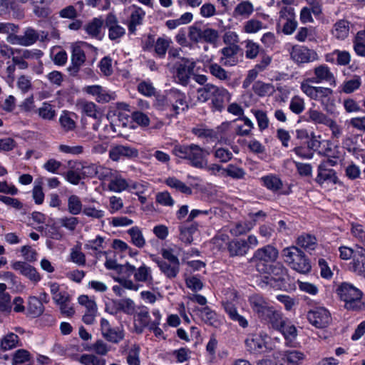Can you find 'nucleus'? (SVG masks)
Masks as SVG:
<instances>
[{
  "instance_id": "13",
  "label": "nucleus",
  "mask_w": 365,
  "mask_h": 365,
  "mask_svg": "<svg viewBox=\"0 0 365 365\" xmlns=\"http://www.w3.org/2000/svg\"><path fill=\"white\" fill-rule=\"evenodd\" d=\"M11 266L13 269L19 272L35 284L41 279V277L36 269L27 262L16 261L13 262Z\"/></svg>"
},
{
  "instance_id": "50",
  "label": "nucleus",
  "mask_w": 365,
  "mask_h": 365,
  "mask_svg": "<svg viewBox=\"0 0 365 365\" xmlns=\"http://www.w3.org/2000/svg\"><path fill=\"white\" fill-rule=\"evenodd\" d=\"M134 277L138 282H151L153 281L151 270L150 267L145 264L140 266L138 269H136Z\"/></svg>"
},
{
  "instance_id": "49",
  "label": "nucleus",
  "mask_w": 365,
  "mask_h": 365,
  "mask_svg": "<svg viewBox=\"0 0 365 365\" xmlns=\"http://www.w3.org/2000/svg\"><path fill=\"white\" fill-rule=\"evenodd\" d=\"M22 40L24 46H29L34 44L39 39V34L31 27H28L24 32Z\"/></svg>"
},
{
  "instance_id": "57",
  "label": "nucleus",
  "mask_w": 365,
  "mask_h": 365,
  "mask_svg": "<svg viewBox=\"0 0 365 365\" xmlns=\"http://www.w3.org/2000/svg\"><path fill=\"white\" fill-rule=\"evenodd\" d=\"M297 243L305 250H314L317 245V239L311 235H301L298 237Z\"/></svg>"
},
{
  "instance_id": "20",
  "label": "nucleus",
  "mask_w": 365,
  "mask_h": 365,
  "mask_svg": "<svg viewBox=\"0 0 365 365\" xmlns=\"http://www.w3.org/2000/svg\"><path fill=\"white\" fill-rule=\"evenodd\" d=\"M247 350L254 354H261L267 351L265 339L261 334H254L245 340Z\"/></svg>"
},
{
  "instance_id": "8",
  "label": "nucleus",
  "mask_w": 365,
  "mask_h": 365,
  "mask_svg": "<svg viewBox=\"0 0 365 365\" xmlns=\"http://www.w3.org/2000/svg\"><path fill=\"white\" fill-rule=\"evenodd\" d=\"M287 270L283 267L275 265L271 267V272L264 276L262 282L274 288H279L286 282Z\"/></svg>"
},
{
  "instance_id": "21",
  "label": "nucleus",
  "mask_w": 365,
  "mask_h": 365,
  "mask_svg": "<svg viewBox=\"0 0 365 365\" xmlns=\"http://www.w3.org/2000/svg\"><path fill=\"white\" fill-rule=\"evenodd\" d=\"M351 265V269L353 272L359 275L365 277V250L363 247H356Z\"/></svg>"
},
{
  "instance_id": "4",
  "label": "nucleus",
  "mask_w": 365,
  "mask_h": 365,
  "mask_svg": "<svg viewBox=\"0 0 365 365\" xmlns=\"http://www.w3.org/2000/svg\"><path fill=\"white\" fill-rule=\"evenodd\" d=\"M340 299L345 302V308L350 310H359L361 307L362 292L351 284L342 282L336 289Z\"/></svg>"
},
{
  "instance_id": "9",
  "label": "nucleus",
  "mask_w": 365,
  "mask_h": 365,
  "mask_svg": "<svg viewBox=\"0 0 365 365\" xmlns=\"http://www.w3.org/2000/svg\"><path fill=\"white\" fill-rule=\"evenodd\" d=\"M101 172L100 173L99 178L101 177L105 180H108L109 184L108 187L110 190L114 192H121L125 190L128 185L126 180L117 175L113 173L111 170L108 168H101Z\"/></svg>"
},
{
  "instance_id": "18",
  "label": "nucleus",
  "mask_w": 365,
  "mask_h": 365,
  "mask_svg": "<svg viewBox=\"0 0 365 365\" xmlns=\"http://www.w3.org/2000/svg\"><path fill=\"white\" fill-rule=\"evenodd\" d=\"M314 71L315 77L307 79V82L319 83L325 81L329 82L331 86L336 85L334 76L327 65H320L316 67Z\"/></svg>"
},
{
  "instance_id": "5",
  "label": "nucleus",
  "mask_w": 365,
  "mask_h": 365,
  "mask_svg": "<svg viewBox=\"0 0 365 365\" xmlns=\"http://www.w3.org/2000/svg\"><path fill=\"white\" fill-rule=\"evenodd\" d=\"M159 102L163 103L162 109L171 112L172 116H177L180 110L188 108L185 94L178 89H171Z\"/></svg>"
},
{
  "instance_id": "1",
  "label": "nucleus",
  "mask_w": 365,
  "mask_h": 365,
  "mask_svg": "<svg viewBox=\"0 0 365 365\" xmlns=\"http://www.w3.org/2000/svg\"><path fill=\"white\" fill-rule=\"evenodd\" d=\"M172 152L175 156L189 160L192 167L203 168L207 165L206 156L209 155V152L197 145L177 144L173 147Z\"/></svg>"
},
{
  "instance_id": "2",
  "label": "nucleus",
  "mask_w": 365,
  "mask_h": 365,
  "mask_svg": "<svg viewBox=\"0 0 365 365\" xmlns=\"http://www.w3.org/2000/svg\"><path fill=\"white\" fill-rule=\"evenodd\" d=\"M88 51H91L96 54L97 48L86 42H80L72 45L71 65L67 68L71 76H78L81 67L86 63V53Z\"/></svg>"
},
{
  "instance_id": "17",
  "label": "nucleus",
  "mask_w": 365,
  "mask_h": 365,
  "mask_svg": "<svg viewBox=\"0 0 365 365\" xmlns=\"http://www.w3.org/2000/svg\"><path fill=\"white\" fill-rule=\"evenodd\" d=\"M259 319L267 323L271 324L272 327L275 329H284L285 322L282 318V314L275 310L272 306L264 312Z\"/></svg>"
},
{
  "instance_id": "43",
  "label": "nucleus",
  "mask_w": 365,
  "mask_h": 365,
  "mask_svg": "<svg viewBox=\"0 0 365 365\" xmlns=\"http://www.w3.org/2000/svg\"><path fill=\"white\" fill-rule=\"evenodd\" d=\"M197 312L205 323L213 326L217 322V314L209 307L197 309Z\"/></svg>"
},
{
  "instance_id": "11",
  "label": "nucleus",
  "mask_w": 365,
  "mask_h": 365,
  "mask_svg": "<svg viewBox=\"0 0 365 365\" xmlns=\"http://www.w3.org/2000/svg\"><path fill=\"white\" fill-rule=\"evenodd\" d=\"M307 319L317 328H324L328 326L331 322L330 314L327 309L323 307L316 308L307 313Z\"/></svg>"
},
{
  "instance_id": "55",
  "label": "nucleus",
  "mask_w": 365,
  "mask_h": 365,
  "mask_svg": "<svg viewBox=\"0 0 365 365\" xmlns=\"http://www.w3.org/2000/svg\"><path fill=\"white\" fill-rule=\"evenodd\" d=\"M76 170L81 172L83 178H93L97 175L100 171L98 167L96 164H81V167H76Z\"/></svg>"
},
{
  "instance_id": "53",
  "label": "nucleus",
  "mask_w": 365,
  "mask_h": 365,
  "mask_svg": "<svg viewBox=\"0 0 365 365\" xmlns=\"http://www.w3.org/2000/svg\"><path fill=\"white\" fill-rule=\"evenodd\" d=\"M220 38L217 30L212 28L202 29V41L211 45H216Z\"/></svg>"
},
{
  "instance_id": "40",
  "label": "nucleus",
  "mask_w": 365,
  "mask_h": 365,
  "mask_svg": "<svg viewBox=\"0 0 365 365\" xmlns=\"http://www.w3.org/2000/svg\"><path fill=\"white\" fill-rule=\"evenodd\" d=\"M349 23L345 20L337 21L332 30V34L338 39H344L349 35Z\"/></svg>"
},
{
  "instance_id": "25",
  "label": "nucleus",
  "mask_w": 365,
  "mask_h": 365,
  "mask_svg": "<svg viewBox=\"0 0 365 365\" xmlns=\"http://www.w3.org/2000/svg\"><path fill=\"white\" fill-rule=\"evenodd\" d=\"M83 6L84 4L82 1L76 2L74 5H68L59 11V16L63 19L75 20L79 13L82 11Z\"/></svg>"
},
{
  "instance_id": "27",
  "label": "nucleus",
  "mask_w": 365,
  "mask_h": 365,
  "mask_svg": "<svg viewBox=\"0 0 365 365\" xmlns=\"http://www.w3.org/2000/svg\"><path fill=\"white\" fill-rule=\"evenodd\" d=\"M113 303L115 309V314L122 312L126 314L133 315L136 311L134 302L129 298L113 300Z\"/></svg>"
},
{
  "instance_id": "48",
  "label": "nucleus",
  "mask_w": 365,
  "mask_h": 365,
  "mask_svg": "<svg viewBox=\"0 0 365 365\" xmlns=\"http://www.w3.org/2000/svg\"><path fill=\"white\" fill-rule=\"evenodd\" d=\"M304 358V354L297 350H289L284 353V359L290 365H298Z\"/></svg>"
},
{
  "instance_id": "12",
  "label": "nucleus",
  "mask_w": 365,
  "mask_h": 365,
  "mask_svg": "<svg viewBox=\"0 0 365 365\" xmlns=\"http://www.w3.org/2000/svg\"><path fill=\"white\" fill-rule=\"evenodd\" d=\"M138 156V149L123 145L112 146L109 150V158L113 161H119L122 158H135Z\"/></svg>"
},
{
  "instance_id": "16",
  "label": "nucleus",
  "mask_w": 365,
  "mask_h": 365,
  "mask_svg": "<svg viewBox=\"0 0 365 365\" xmlns=\"http://www.w3.org/2000/svg\"><path fill=\"white\" fill-rule=\"evenodd\" d=\"M259 319L267 323L271 324L272 327L275 329H284L285 322L282 318V314L275 310L272 306L264 312Z\"/></svg>"
},
{
  "instance_id": "3",
  "label": "nucleus",
  "mask_w": 365,
  "mask_h": 365,
  "mask_svg": "<svg viewBox=\"0 0 365 365\" xmlns=\"http://www.w3.org/2000/svg\"><path fill=\"white\" fill-rule=\"evenodd\" d=\"M282 257L293 269L300 273H307L311 270V264L305 258L304 252L297 247L292 246L282 250Z\"/></svg>"
},
{
  "instance_id": "19",
  "label": "nucleus",
  "mask_w": 365,
  "mask_h": 365,
  "mask_svg": "<svg viewBox=\"0 0 365 365\" xmlns=\"http://www.w3.org/2000/svg\"><path fill=\"white\" fill-rule=\"evenodd\" d=\"M105 24L108 29V37L110 40L118 39L125 33V29L118 24L116 16L113 14L107 15Z\"/></svg>"
},
{
  "instance_id": "62",
  "label": "nucleus",
  "mask_w": 365,
  "mask_h": 365,
  "mask_svg": "<svg viewBox=\"0 0 365 365\" xmlns=\"http://www.w3.org/2000/svg\"><path fill=\"white\" fill-rule=\"evenodd\" d=\"M305 108L304 99L298 96H294L292 98L289 103V109L295 114L302 113Z\"/></svg>"
},
{
  "instance_id": "36",
  "label": "nucleus",
  "mask_w": 365,
  "mask_h": 365,
  "mask_svg": "<svg viewBox=\"0 0 365 365\" xmlns=\"http://www.w3.org/2000/svg\"><path fill=\"white\" fill-rule=\"evenodd\" d=\"M307 115H308L309 120L314 122V123L324 124L327 125H331L334 124V121L328 118L324 113L317 110L309 109Z\"/></svg>"
},
{
  "instance_id": "46",
  "label": "nucleus",
  "mask_w": 365,
  "mask_h": 365,
  "mask_svg": "<svg viewBox=\"0 0 365 365\" xmlns=\"http://www.w3.org/2000/svg\"><path fill=\"white\" fill-rule=\"evenodd\" d=\"M128 235L131 238L132 243L139 247L142 248L145 244V240L143 237V233L138 227H133L128 231Z\"/></svg>"
},
{
  "instance_id": "15",
  "label": "nucleus",
  "mask_w": 365,
  "mask_h": 365,
  "mask_svg": "<svg viewBox=\"0 0 365 365\" xmlns=\"http://www.w3.org/2000/svg\"><path fill=\"white\" fill-rule=\"evenodd\" d=\"M135 329L137 333L141 334L145 327H149L152 323L149 310L145 307H139L134 314Z\"/></svg>"
},
{
  "instance_id": "29",
  "label": "nucleus",
  "mask_w": 365,
  "mask_h": 365,
  "mask_svg": "<svg viewBox=\"0 0 365 365\" xmlns=\"http://www.w3.org/2000/svg\"><path fill=\"white\" fill-rule=\"evenodd\" d=\"M240 51V47L238 45H227V46L223 48L221 50V53L222 54V57L220 58V62L225 66L230 65L232 66L236 63V61L234 59H231L233 56H235Z\"/></svg>"
},
{
  "instance_id": "10",
  "label": "nucleus",
  "mask_w": 365,
  "mask_h": 365,
  "mask_svg": "<svg viewBox=\"0 0 365 365\" xmlns=\"http://www.w3.org/2000/svg\"><path fill=\"white\" fill-rule=\"evenodd\" d=\"M290 56L297 64L312 62L318 58L317 53L314 50L299 46L292 47Z\"/></svg>"
},
{
  "instance_id": "26",
  "label": "nucleus",
  "mask_w": 365,
  "mask_h": 365,
  "mask_svg": "<svg viewBox=\"0 0 365 365\" xmlns=\"http://www.w3.org/2000/svg\"><path fill=\"white\" fill-rule=\"evenodd\" d=\"M316 180L320 184H322L325 181L336 183L337 177L336 176V173L334 170L327 168L325 163H320L318 167V175Z\"/></svg>"
},
{
  "instance_id": "61",
  "label": "nucleus",
  "mask_w": 365,
  "mask_h": 365,
  "mask_svg": "<svg viewBox=\"0 0 365 365\" xmlns=\"http://www.w3.org/2000/svg\"><path fill=\"white\" fill-rule=\"evenodd\" d=\"M78 361L83 365H106L105 359L98 358L93 354H84L81 356Z\"/></svg>"
},
{
  "instance_id": "58",
  "label": "nucleus",
  "mask_w": 365,
  "mask_h": 365,
  "mask_svg": "<svg viewBox=\"0 0 365 365\" xmlns=\"http://www.w3.org/2000/svg\"><path fill=\"white\" fill-rule=\"evenodd\" d=\"M38 115L43 120H51L56 115V110L53 106L48 103H43L42 106L38 109Z\"/></svg>"
},
{
  "instance_id": "22",
  "label": "nucleus",
  "mask_w": 365,
  "mask_h": 365,
  "mask_svg": "<svg viewBox=\"0 0 365 365\" xmlns=\"http://www.w3.org/2000/svg\"><path fill=\"white\" fill-rule=\"evenodd\" d=\"M227 250L230 257L244 256L249 250V245L245 240L234 239L228 242Z\"/></svg>"
},
{
  "instance_id": "37",
  "label": "nucleus",
  "mask_w": 365,
  "mask_h": 365,
  "mask_svg": "<svg viewBox=\"0 0 365 365\" xmlns=\"http://www.w3.org/2000/svg\"><path fill=\"white\" fill-rule=\"evenodd\" d=\"M254 11L253 4L249 1H242L234 9V16L248 18Z\"/></svg>"
},
{
  "instance_id": "56",
  "label": "nucleus",
  "mask_w": 365,
  "mask_h": 365,
  "mask_svg": "<svg viewBox=\"0 0 365 365\" xmlns=\"http://www.w3.org/2000/svg\"><path fill=\"white\" fill-rule=\"evenodd\" d=\"M169 38L159 37L155 43V52L160 58H164L170 46Z\"/></svg>"
},
{
  "instance_id": "38",
  "label": "nucleus",
  "mask_w": 365,
  "mask_h": 365,
  "mask_svg": "<svg viewBox=\"0 0 365 365\" xmlns=\"http://www.w3.org/2000/svg\"><path fill=\"white\" fill-rule=\"evenodd\" d=\"M165 183L168 186L176 190L185 195H191L192 190L190 187L187 186L185 183L174 177H170L165 180Z\"/></svg>"
},
{
  "instance_id": "32",
  "label": "nucleus",
  "mask_w": 365,
  "mask_h": 365,
  "mask_svg": "<svg viewBox=\"0 0 365 365\" xmlns=\"http://www.w3.org/2000/svg\"><path fill=\"white\" fill-rule=\"evenodd\" d=\"M28 314L32 317H38L44 312V307L41 303V300L36 297H30L27 306Z\"/></svg>"
},
{
  "instance_id": "52",
  "label": "nucleus",
  "mask_w": 365,
  "mask_h": 365,
  "mask_svg": "<svg viewBox=\"0 0 365 365\" xmlns=\"http://www.w3.org/2000/svg\"><path fill=\"white\" fill-rule=\"evenodd\" d=\"M82 202L77 195H72L68 199V211L73 215H78L83 211Z\"/></svg>"
},
{
  "instance_id": "30",
  "label": "nucleus",
  "mask_w": 365,
  "mask_h": 365,
  "mask_svg": "<svg viewBox=\"0 0 365 365\" xmlns=\"http://www.w3.org/2000/svg\"><path fill=\"white\" fill-rule=\"evenodd\" d=\"M135 9L131 13L128 23V30L130 33L134 34L136 31V26L143 24L145 11L140 7L134 6Z\"/></svg>"
},
{
  "instance_id": "41",
  "label": "nucleus",
  "mask_w": 365,
  "mask_h": 365,
  "mask_svg": "<svg viewBox=\"0 0 365 365\" xmlns=\"http://www.w3.org/2000/svg\"><path fill=\"white\" fill-rule=\"evenodd\" d=\"M157 263L161 272L168 278L175 277L179 272V264L168 263L163 260H158Z\"/></svg>"
},
{
  "instance_id": "60",
  "label": "nucleus",
  "mask_w": 365,
  "mask_h": 365,
  "mask_svg": "<svg viewBox=\"0 0 365 365\" xmlns=\"http://www.w3.org/2000/svg\"><path fill=\"white\" fill-rule=\"evenodd\" d=\"M79 106L82 112L86 115L94 119H98L99 118L100 113L97 110V106L94 103L84 101L81 103Z\"/></svg>"
},
{
  "instance_id": "6",
  "label": "nucleus",
  "mask_w": 365,
  "mask_h": 365,
  "mask_svg": "<svg viewBox=\"0 0 365 365\" xmlns=\"http://www.w3.org/2000/svg\"><path fill=\"white\" fill-rule=\"evenodd\" d=\"M195 62L192 59L182 58L173 66V76L176 83L187 86L191 76L194 73Z\"/></svg>"
},
{
  "instance_id": "34",
  "label": "nucleus",
  "mask_w": 365,
  "mask_h": 365,
  "mask_svg": "<svg viewBox=\"0 0 365 365\" xmlns=\"http://www.w3.org/2000/svg\"><path fill=\"white\" fill-rule=\"evenodd\" d=\"M104 238L98 236L95 240H91L87 241L85 244L84 247L86 250H92L96 258H100L102 255H106V252L101 250L103 248Z\"/></svg>"
},
{
  "instance_id": "33",
  "label": "nucleus",
  "mask_w": 365,
  "mask_h": 365,
  "mask_svg": "<svg viewBox=\"0 0 365 365\" xmlns=\"http://www.w3.org/2000/svg\"><path fill=\"white\" fill-rule=\"evenodd\" d=\"M229 93L224 88L217 87L215 94L212 97V104L213 108L217 110H221L224 108L225 100L227 99Z\"/></svg>"
},
{
  "instance_id": "64",
  "label": "nucleus",
  "mask_w": 365,
  "mask_h": 365,
  "mask_svg": "<svg viewBox=\"0 0 365 365\" xmlns=\"http://www.w3.org/2000/svg\"><path fill=\"white\" fill-rule=\"evenodd\" d=\"M140 346L137 344L133 345L128 351L127 362L129 365H140Z\"/></svg>"
},
{
  "instance_id": "42",
  "label": "nucleus",
  "mask_w": 365,
  "mask_h": 365,
  "mask_svg": "<svg viewBox=\"0 0 365 365\" xmlns=\"http://www.w3.org/2000/svg\"><path fill=\"white\" fill-rule=\"evenodd\" d=\"M264 185L269 190L276 192L282 187L281 180L275 175H269L261 178Z\"/></svg>"
},
{
  "instance_id": "47",
  "label": "nucleus",
  "mask_w": 365,
  "mask_h": 365,
  "mask_svg": "<svg viewBox=\"0 0 365 365\" xmlns=\"http://www.w3.org/2000/svg\"><path fill=\"white\" fill-rule=\"evenodd\" d=\"M361 83V77L354 75L351 79L344 82L341 86V91L347 94L351 93L359 88Z\"/></svg>"
},
{
  "instance_id": "44",
  "label": "nucleus",
  "mask_w": 365,
  "mask_h": 365,
  "mask_svg": "<svg viewBox=\"0 0 365 365\" xmlns=\"http://www.w3.org/2000/svg\"><path fill=\"white\" fill-rule=\"evenodd\" d=\"M197 224H192L189 227H180V239L182 242H185V244H191V242L193 241V234L197 231Z\"/></svg>"
},
{
  "instance_id": "24",
  "label": "nucleus",
  "mask_w": 365,
  "mask_h": 365,
  "mask_svg": "<svg viewBox=\"0 0 365 365\" xmlns=\"http://www.w3.org/2000/svg\"><path fill=\"white\" fill-rule=\"evenodd\" d=\"M55 303L59 306L61 312L67 317H71L74 314L75 311L70 305L71 296L66 292H63L62 295L56 296L53 299Z\"/></svg>"
},
{
  "instance_id": "31",
  "label": "nucleus",
  "mask_w": 365,
  "mask_h": 365,
  "mask_svg": "<svg viewBox=\"0 0 365 365\" xmlns=\"http://www.w3.org/2000/svg\"><path fill=\"white\" fill-rule=\"evenodd\" d=\"M73 117L76 115L74 113L63 111L59 118V123L65 132L73 131L76 127V123Z\"/></svg>"
},
{
  "instance_id": "59",
  "label": "nucleus",
  "mask_w": 365,
  "mask_h": 365,
  "mask_svg": "<svg viewBox=\"0 0 365 365\" xmlns=\"http://www.w3.org/2000/svg\"><path fill=\"white\" fill-rule=\"evenodd\" d=\"M254 92L259 96H264L272 94L274 88L270 83H265L262 81H257L252 86Z\"/></svg>"
},
{
  "instance_id": "7",
  "label": "nucleus",
  "mask_w": 365,
  "mask_h": 365,
  "mask_svg": "<svg viewBox=\"0 0 365 365\" xmlns=\"http://www.w3.org/2000/svg\"><path fill=\"white\" fill-rule=\"evenodd\" d=\"M278 250L272 245H266L262 248L257 250L250 262L256 263L258 271H262L265 267L260 268V262L269 263L274 262L278 257ZM264 267V264H262Z\"/></svg>"
},
{
  "instance_id": "54",
  "label": "nucleus",
  "mask_w": 365,
  "mask_h": 365,
  "mask_svg": "<svg viewBox=\"0 0 365 365\" xmlns=\"http://www.w3.org/2000/svg\"><path fill=\"white\" fill-rule=\"evenodd\" d=\"M215 91H217V86L212 84H206L204 87L197 89V99L202 102H205L210 98L212 99Z\"/></svg>"
},
{
  "instance_id": "14",
  "label": "nucleus",
  "mask_w": 365,
  "mask_h": 365,
  "mask_svg": "<svg viewBox=\"0 0 365 365\" xmlns=\"http://www.w3.org/2000/svg\"><path fill=\"white\" fill-rule=\"evenodd\" d=\"M101 331L103 336L112 343L117 344L124 337L123 331L119 328H112L106 319L101 321Z\"/></svg>"
},
{
  "instance_id": "28",
  "label": "nucleus",
  "mask_w": 365,
  "mask_h": 365,
  "mask_svg": "<svg viewBox=\"0 0 365 365\" xmlns=\"http://www.w3.org/2000/svg\"><path fill=\"white\" fill-rule=\"evenodd\" d=\"M223 306L226 313L232 321L237 322L242 328L248 327V321L237 312L236 307L232 303L227 302L223 303Z\"/></svg>"
},
{
  "instance_id": "63",
  "label": "nucleus",
  "mask_w": 365,
  "mask_h": 365,
  "mask_svg": "<svg viewBox=\"0 0 365 365\" xmlns=\"http://www.w3.org/2000/svg\"><path fill=\"white\" fill-rule=\"evenodd\" d=\"M31 359L30 353L26 349L16 351L13 356L12 364L19 365L29 361Z\"/></svg>"
},
{
  "instance_id": "23",
  "label": "nucleus",
  "mask_w": 365,
  "mask_h": 365,
  "mask_svg": "<svg viewBox=\"0 0 365 365\" xmlns=\"http://www.w3.org/2000/svg\"><path fill=\"white\" fill-rule=\"evenodd\" d=\"M249 302L252 309L259 318L271 307L264 297L258 294L251 295L249 297Z\"/></svg>"
},
{
  "instance_id": "45",
  "label": "nucleus",
  "mask_w": 365,
  "mask_h": 365,
  "mask_svg": "<svg viewBox=\"0 0 365 365\" xmlns=\"http://www.w3.org/2000/svg\"><path fill=\"white\" fill-rule=\"evenodd\" d=\"M353 43L355 53L358 56L365 58V33L364 31H359Z\"/></svg>"
},
{
  "instance_id": "39",
  "label": "nucleus",
  "mask_w": 365,
  "mask_h": 365,
  "mask_svg": "<svg viewBox=\"0 0 365 365\" xmlns=\"http://www.w3.org/2000/svg\"><path fill=\"white\" fill-rule=\"evenodd\" d=\"M103 20L101 18H94L85 26V31L93 38H98L101 34Z\"/></svg>"
},
{
  "instance_id": "35",
  "label": "nucleus",
  "mask_w": 365,
  "mask_h": 365,
  "mask_svg": "<svg viewBox=\"0 0 365 365\" xmlns=\"http://www.w3.org/2000/svg\"><path fill=\"white\" fill-rule=\"evenodd\" d=\"M7 287L4 283H0V312L9 313L12 304L10 294L6 292Z\"/></svg>"
},
{
  "instance_id": "51",
  "label": "nucleus",
  "mask_w": 365,
  "mask_h": 365,
  "mask_svg": "<svg viewBox=\"0 0 365 365\" xmlns=\"http://www.w3.org/2000/svg\"><path fill=\"white\" fill-rule=\"evenodd\" d=\"M19 338L18 335L10 333L6 335L1 341V348L4 351L12 349L18 346Z\"/></svg>"
}]
</instances>
